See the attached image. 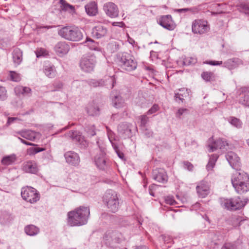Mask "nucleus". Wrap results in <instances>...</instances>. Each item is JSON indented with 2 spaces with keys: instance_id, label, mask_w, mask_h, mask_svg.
<instances>
[{
  "instance_id": "f257e3e1",
  "label": "nucleus",
  "mask_w": 249,
  "mask_h": 249,
  "mask_svg": "<svg viewBox=\"0 0 249 249\" xmlns=\"http://www.w3.org/2000/svg\"><path fill=\"white\" fill-rule=\"evenodd\" d=\"M90 215L89 207L80 206L68 214V224L71 226H80L86 224Z\"/></svg>"
},
{
  "instance_id": "f03ea898",
  "label": "nucleus",
  "mask_w": 249,
  "mask_h": 249,
  "mask_svg": "<svg viewBox=\"0 0 249 249\" xmlns=\"http://www.w3.org/2000/svg\"><path fill=\"white\" fill-rule=\"evenodd\" d=\"M231 184L238 194H243L249 191V176L242 171H236L231 177Z\"/></svg>"
},
{
  "instance_id": "7ed1b4c3",
  "label": "nucleus",
  "mask_w": 249,
  "mask_h": 249,
  "mask_svg": "<svg viewBox=\"0 0 249 249\" xmlns=\"http://www.w3.org/2000/svg\"><path fill=\"white\" fill-rule=\"evenodd\" d=\"M117 61L122 69L128 71L135 70L137 67L134 57L129 53L124 52L118 53Z\"/></svg>"
},
{
  "instance_id": "20e7f679",
  "label": "nucleus",
  "mask_w": 249,
  "mask_h": 249,
  "mask_svg": "<svg viewBox=\"0 0 249 249\" xmlns=\"http://www.w3.org/2000/svg\"><path fill=\"white\" fill-rule=\"evenodd\" d=\"M103 201L109 211L115 213L118 210L120 206L119 198L115 191L112 190L107 191L103 196Z\"/></svg>"
},
{
  "instance_id": "39448f33",
  "label": "nucleus",
  "mask_w": 249,
  "mask_h": 249,
  "mask_svg": "<svg viewBox=\"0 0 249 249\" xmlns=\"http://www.w3.org/2000/svg\"><path fill=\"white\" fill-rule=\"evenodd\" d=\"M58 35L70 41H78L83 38V34L78 27L66 26L58 31Z\"/></svg>"
},
{
  "instance_id": "423d86ee",
  "label": "nucleus",
  "mask_w": 249,
  "mask_h": 249,
  "mask_svg": "<svg viewBox=\"0 0 249 249\" xmlns=\"http://www.w3.org/2000/svg\"><path fill=\"white\" fill-rule=\"evenodd\" d=\"M249 199L247 198L242 199L239 196L231 198H222L221 199L222 207L228 210H237L242 209L247 203Z\"/></svg>"
},
{
  "instance_id": "0eeeda50",
  "label": "nucleus",
  "mask_w": 249,
  "mask_h": 249,
  "mask_svg": "<svg viewBox=\"0 0 249 249\" xmlns=\"http://www.w3.org/2000/svg\"><path fill=\"white\" fill-rule=\"evenodd\" d=\"M21 196L23 200L31 204H34L40 199L39 192L34 188L29 186L21 189Z\"/></svg>"
},
{
  "instance_id": "6e6552de",
  "label": "nucleus",
  "mask_w": 249,
  "mask_h": 249,
  "mask_svg": "<svg viewBox=\"0 0 249 249\" xmlns=\"http://www.w3.org/2000/svg\"><path fill=\"white\" fill-rule=\"evenodd\" d=\"M210 30V26L208 22L205 19H195L192 22V31L195 34L203 35Z\"/></svg>"
},
{
  "instance_id": "1a4fd4ad",
  "label": "nucleus",
  "mask_w": 249,
  "mask_h": 249,
  "mask_svg": "<svg viewBox=\"0 0 249 249\" xmlns=\"http://www.w3.org/2000/svg\"><path fill=\"white\" fill-rule=\"evenodd\" d=\"M96 63V59L95 55L86 54L82 57L80 62V67L84 71L90 72L93 71Z\"/></svg>"
},
{
  "instance_id": "9d476101",
  "label": "nucleus",
  "mask_w": 249,
  "mask_h": 249,
  "mask_svg": "<svg viewBox=\"0 0 249 249\" xmlns=\"http://www.w3.org/2000/svg\"><path fill=\"white\" fill-rule=\"evenodd\" d=\"M103 10L106 14L111 18H115L119 16V9L118 6L113 2H107L103 6Z\"/></svg>"
},
{
  "instance_id": "9b49d317",
  "label": "nucleus",
  "mask_w": 249,
  "mask_h": 249,
  "mask_svg": "<svg viewBox=\"0 0 249 249\" xmlns=\"http://www.w3.org/2000/svg\"><path fill=\"white\" fill-rule=\"evenodd\" d=\"M158 22L162 27L169 31L174 30L176 27L171 16L169 15L161 17Z\"/></svg>"
},
{
  "instance_id": "f8f14e48",
  "label": "nucleus",
  "mask_w": 249,
  "mask_h": 249,
  "mask_svg": "<svg viewBox=\"0 0 249 249\" xmlns=\"http://www.w3.org/2000/svg\"><path fill=\"white\" fill-rule=\"evenodd\" d=\"M225 156L227 160L232 168L236 171L240 170L241 167L240 158L236 153L230 151L228 152Z\"/></svg>"
},
{
  "instance_id": "ddd939ff",
  "label": "nucleus",
  "mask_w": 249,
  "mask_h": 249,
  "mask_svg": "<svg viewBox=\"0 0 249 249\" xmlns=\"http://www.w3.org/2000/svg\"><path fill=\"white\" fill-rule=\"evenodd\" d=\"M64 157L66 162L69 165L77 166L80 162L79 155L73 151H69L64 154Z\"/></svg>"
},
{
  "instance_id": "4468645a",
  "label": "nucleus",
  "mask_w": 249,
  "mask_h": 249,
  "mask_svg": "<svg viewBox=\"0 0 249 249\" xmlns=\"http://www.w3.org/2000/svg\"><path fill=\"white\" fill-rule=\"evenodd\" d=\"M106 154L104 149H100L99 153H97L94 157V162L97 167L101 169L104 170L106 167Z\"/></svg>"
},
{
  "instance_id": "2eb2a0df",
  "label": "nucleus",
  "mask_w": 249,
  "mask_h": 249,
  "mask_svg": "<svg viewBox=\"0 0 249 249\" xmlns=\"http://www.w3.org/2000/svg\"><path fill=\"white\" fill-rule=\"evenodd\" d=\"M196 190L199 197L205 198L210 193V187L208 183L204 180L200 181L196 186Z\"/></svg>"
},
{
  "instance_id": "dca6fc26",
  "label": "nucleus",
  "mask_w": 249,
  "mask_h": 249,
  "mask_svg": "<svg viewBox=\"0 0 249 249\" xmlns=\"http://www.w3.org/2000/svg\"><path fill=\"white\" fill-rule=\"evenodd\" d=\"M226 146H228L227 142L224 139L219 138L208 145L209 151L212 152L218 149H223Z\"/></svg>"
},
{
  "instance_id": "f3484780",
  "label": "nucleus",
  "mask_w": 249,
  "mask_h": 249,
  "mask_svg": "<svg viewBox=\"0 0 249 249\" xmlns=\"http://www.w3.org/2000/svg\"><path fill=\"white\" fill-rule=\"evenodd\" d=\"M54 50L58 56H63L68 53L70 46L66 42H59L55 45Z\"/></svg>"
},
{
  "instance_id": "a211bd4d",
  "label": "nucleus",
  "mask_w": 249,
  "mask_h": 249,
  "mask_svg": "<svg viewBox=\"0 0 249 249\" xmlns=\"http://www.w3.org/2000/svg\"><path fill=\"white\" fill-rule=\"evenodd\" d=\"M243 62L242 60L238 58L234 57L229 59L223 63V67L230 70L235 69L240 65H242Z\"/></svg>"
},
{
  "instance_id": "6ab92c4d",
  "label": "nucleus",
  "mask_w": 249,
  "mask_h": 249,
  "mask_svg": "<svg viewBox=\"0 0 249 249\" xmlns=\"http://www.w3.org/2000/svg\"><path fill=\"white\" fill-rule=\"evenodd\" d=\"M107 32L106 27L102 25H98L95 26L92 30V35L96 38H101L105 36Z\"/></svg>"
},
{
  "instance_id": "aec40b11",
  "label": "nucleus",
  "mask_w": 249,
  "mask_h": 249,
  "mask_svg": "<svg viewBox=\"0 0 249 249\" xmlns=\"http://www.w3.org/2000/svg\"><path fill=\"white\" fill-rule=\"evenodd\" d=\"M153 178L158 182L165 183L167 181L168 177L163 169L155 170L153 173Z\"/></svg>"
},
{
  "instance_id": "412c9836",
  "label": "nucleus",
  "mask_w": 249,
  "mask_h": 249,
  "mask_svg": "<svg viewBox=\"0 0 249 249\" xmlns=\"http://www.w3.org/2000/svg\"><path fill=\"white\" fill-rule=\"evenodd\" d=\"M22 169L24 172L31 174H36L38 171L36 163L34 161L31 160L23 163Z\"/></svg>"
},
{
  "instance_id": "4be33fe9",
  "label": "nucleus",
  "mask_w": 249,
  "mask_h": 249,
  "mask_svg": "<svg viewBox=\"0 0 249 249\" xmlns=\"http://www.w3.org/2000/svg\"><path fill=\"white\" fill-rule=\"evenodd\" d=\"M16 133L21 137L31 141H34L36 137V133L31 130H22L17 132Z\"/></svg>"
},
{
  "instance_id": "5701e85b",
  "label": "nucleus",
  "mask_w": 249,
  "mask_h": 249,
  "mask_svg": "<svg viewBox=\"0 0 249 249\" xmlns=\"http://www.w3.org/2000/svg\"><path fill=\"white\" fill-rule=\"evenodd\" d=\"M85 10L88 15L93 16L98 12L97 6L94 1H92L85 5Z\"/></svg>"
},
{
  "instance_id": "b1692460",
  "label": "nucleus",
  "mask_w": 249,
  "mask_h": 249,
  "mask_svg": "<svg viewBox=\"0 0 249 249\" xmlns=\"http://www.w3.org/2000/svg\"><path fill=\"white\" fill-rule=\"evenodd\" d=\"M15 92L18 95L29 96L31 94V89L27 87L18 86L15 88Z\"/></svg>"
},
{
  "instance_id": "393cba45",
  "label": "nucleus",
  "mask_w": 249,
  "mask_h": 249,
  "mask_svg": "<svg viewBox=\"0 0 249 249\" xmlns=\"http://www.w3.org/2000/svg\"><path fill=\"white\" fill-rule=\"evenodd\" d=\"M43 71L45 75L51 78H54L56 75V71L53 65H47L44 67Z\"/></svg>"
},
{
  "instance_id": "a878e982",
  "label": "nucleus",
  "mask_w": 249,
  "mask_h": 249,
  "mask_svg": "<svg viewBox=\"0 0 249 249\" xmlns=\"http://www.w3.org/2000/svg\"><path fill=\"white\" fill-rule=\"evenodd\" d=\"M13 59L14 63L19 65L22 60V52L18 48H16L13 52Z\"/></svg>"
},
{
  "instance_id": "bb28decb",
  "label": "nucleus",
  "mask_w": 249,
  "mask_h": 249,
  "mask_svg": "<svg viewBox=\"0 0 249 249\" xmlns=\"http://www.w3.org/2000/svg\"><path fill=\"white\" fill-rule=\"evenodd\" d=\"M88 114L90 116H96L99 114V107L94 103H90L86 108Z\"/></svg>"
},
{
  "instance_id": "cd10ccee",
  "label": "nucleus",
  "mask_w": 249,
  "mask_h": 249,
  "mask_svg": "<svg viewBox=\"0 0 249 249\" xmlns=\"http://www.w3.org/2000/svg\"><path fill=\"white\" fill-rule=\"evenodd\" d=\"M16 160V155L13 154L3 157L1 162V164L4 165H9L15 162Z\"/></svg>"
},
{
  "instance_id": "c85d7f7f",
  "label": "nucleus",
  "mask_w": 249,
  "mask_h": 249,
  "mask_svg": "<svg viewBox=\"0 0 249 249\" xmlns=\"http://www.w3.org/2000/svg\"><path fill=\"white\" fill-rule=\"evenodd\" d=\"M86 46L89 48L91 50H95L100 51L101 49L99 47L98 43L95 42L93 39L87 38L85 41Z\"/></svg>"
},
{
  "instance_id": "c756f323",
  "label": "nucleus",
  "mask_w": 249,
  "mask_h": 249,
  "mask_svg": "<svg viewBox=\"0 0 249 249\" xmlns=\"http://www.w3.org/2000/svg\"><path fill=\"white\" fill-rule=\"evenodd\" d=\"M25 233L30 236H34L36 235L39 231V229L33 225H29L25 227Z\"/></svg>"
},
{
  "instance_id": "7c9ffc66",
  "label": "nucleus",
  "mask_w": 249,
  "mask_h": 249,
  "mask_svg": "<svg viewBox=\"0 0 249 249\" xmlns=\"http://www.w3.org/2000/svg\"><path fill=\"white\" fill-rule=\"evenodd\" d=\"M60 3L62 10L68 11L71 13H75L74 7L67 3L65 0H60Z\"/></svg>"
},
{
  "instance_id": "2f4dec72",
  "label": "nucleus",
  "mask_w": 249,
  "mask_h": 249,
  "mask_svg": "<svg viewBox=\"0 0 249 249\" xmlns=\"http://www.w3.org/2000/svg\"><path fill=\"white\" fill-rule=\"evenodd\" d=\"M218 158V155L217 154H212L210 156L209 162L206 166V168L208 171L213 169Z\"/></svg>"
},
{
  "instance_id": "473e14b6",
  "label": "nucleus",
  "mask_w": 249,
  "mask_h": 249,
  "mask_svg": "<svg viewBox=\"0 0 249 249\" xmlns=\"http://www.w3.org/2000/svg\"><path fill=\"white\" fill-rule=\"evenodd\" d=\"M118 130L121 134H125L128 135L131 133V129L126 123H122L120 124L118 126Z\"/></svg>"
},
{
  "instance_id": "72a5a7b5",
  "label": "nucleus",
  "mask_w": 249,
  "mask_h": 249,
  "mask_svg": "<svg viewBox=\"0 0 249 249\" xmlns=\"http://www.w3.org/2000/svg\"><path fill=\"white\" fill-rule=\"evenodd\" d=\"M103 80L105 81L104 86H106L107 88H113L116 83V79L114 76H108Z\"/></svg>"
},
{
  "instance_id": "f704fd0d",
  "label": "nucleus",
  "mask_w": 249,
  "mask_h": 249,
  "mask_svg": "<svg viewBox=\"0 0 249 249\" xmlns=\"http://www.w3.org/2000/svg\"><path fill=\"white\" fill-rule=\"evenodd\" d=\"M228 121L232 125L237 128H240L242 127V123L238 118L234 117H230L228 118Z\"/></svg>"
},
{
  "instance_id": "c9c22d12",
  "label": "nucleus",
  "mask_w": 249,
  "mask_h": 249,
  "mask_svg": "<svg viewBox=\"0 0 249 249\" xmlns=\"http://www.w3.org/2000/svg\"><path fill=\"white\" fill-rule=\"evenodd\" d=\"M113 106L116 108H120L123 106L124 104V100L119 95H116L112 99Z\"/></svg>"
},
{
  "instance_id": "e433bc0d",
  "label": "nucleus",
  "mask_w": 249,
  "mask_h": 249,
  "mask_svg": "<svg viewBox=\"0 0 249 249\" xmlns=\"http://www.w3.org/2000/svg\"><path fill=\"white\" fill-rule=\"evenodd\" d=\"M201 77L206 82L214 80L215 75L211 71H204L201 73Z\"/></svg>"
},
{
  "instance_id": "4c0bfd02",
  "label": "nucleus",
  "mask_w": 249,
  "mask_h": 249,
  "mask_svg": "<svg viewBox=\"0 0 249 249\" xmlns=\"http://www.w3.org/2000/svg\"><path fill=\"white\" fill-rule=\"evenodd\" d=\"M107 50L110 53H113L117 51L119 48V45L116 41H111L107 45Z\"/></svg>"
},
{
  "instance_id": "58836bf2",
  "label": "nucleus",
  "mask_w": 249,
  "mask_h": 249,
  "mask_svg": "<svg viewBox=\"0 0 249 249\" xmlns=\"http://www.w3.org/2000/svg\"><path fill=\"white\" fill-rule=\"evenodd\" d=\"M187 90L185 88L179 89V91L180 92L175 93L174 96L175 100L177 101L178 99L179 100H180L181 101L183 102L184 100L183 97L186 96L185 92L186 94H187L188 93L187 92Z\"/></svg>"
},
{
  "instance_id": "ea45409f",
  "label": "nucleus",
  "mask_w": 249,
  "mask_h": 249,
  "mask_svg": "<svg viewBox=\"0 0 249 249\" xmlns=\"http://www.w3.org/2000/svg\"><path fill=\"white\" fill-rule=\"evenodd\" d=\"M70 136L73 141L80 142L83 138L82 136L80 134V133L76 131H71L70 133Z\"/></svg>"
},
{
  "instance_id": "a19ab883",
  "label": "nucleus",
  "mask_w": 249,
  "mask_h": 249,
  "mask_svg": "<svg viewBox=\"0 0 249 249\" xmlns=\"http://www.w3.org/2000/svg\"><path fill=\"white\" fill-rule=\"evenodd\" d=\"M70 136L73 141L80 142L83 138L82 136L80 134V133L76 131H71L70 133Z\"/></svg>"
},
{
  "instance_id": "79ce46f5",
  "label": "nucleus",
  "mask_w": 249,
  "mask_h": 249,
  "mask_svg": "<svg viewBox=\"0 0 249 249\" xmlns=\"http://www.w3.org/2000/svg\"><path fill=\"white\" fill-rule=\"evenodd\" d=\"M45 150L44 148L40 147H30L27 150V154L29 156L34 155L36 154L44 151Z\"/></svg>"
},
{
  "instance_id": "37998d69",
  "label": "nucleus",
  "mask_w": 249,
  "mask_h": 249,
  "mask_svg": "<svg viewBox=\"0 0 249 249\" xmlns=\"http://www.w3.org/2000/svg\"><path fill=\"white\" fill-rule=\"evenodd\" d=\"M104 84L105 81L103 79H100L99 80H91L89 82V85L90 86L94 88L104 86Z\"/></svg>"
},
{
  "instance_id": "c03bdc74",
  "label": "nucleus",
  "mask_w": 249,
  "mask_h": 249,
  "mask_svg": "<svg viewBox=\"0 0 249 249\" xmlns=\"http://www.w3.org/2000/svg\"><path fill=\"white\" fill-rule=\"evenodd\" d=\"M10 76L11 80L13 81L19 82L21 80L20 74L15 71H11L10 72Z\"/></svg>"
},
{
  "instance_id": "a18cd8bd",
  "label": "nucleus",
  "mask_w": 249,
  "mask_h": 249,
  "mask_svg": "<svg viewBox=\"0 0 249 249\" xmlns=\"http://www.w3.org/2000/svg\"><path fill=\"white\" fill-rule=\"evenodd\" d=\"M164 201L166 204H169L170 205H174L177 204L176 201L172 196H164Z\"/></svg>"
},
{
  "instance_id": "49530a36",
  "label": "nucleus",
  "mask_w": 249,
  "mask_h": 249,
  "mask_svg": "<svg viewBox=\"0 0 249 249\" xmlns=\"http://www.w3.org/2000/svg\"><path fill=\"white\" fill-rule=\"evenodd\" d=\"M221 249H237V246L235 243L227 242L223 245Z\"/></svg>"
},
{
  "instance_id": "de8ad7c7",
  "label": "nucleus",
  "mask_w": 249,
  "mask_h": 249,
  "mask_svg": "<svg viewBox=\"0 0 249 249\" xmlns=\"http://www.w3.org/2000/svg\"><path fill=\"white\" fill-rule=\"evenodd\" d=\"M7 98V91L3 87L0 86V100L4 101Z\"/></svg>"
},
{
  "instance_id": "09e8293b",
  "label": "nucleus",
  "mask_w": 249,
  "mask_h": 249,
  "mask_svg": "<svg viewBox=\"0 0 249 249\" xmlns=\"http://www.w3.org/2000/svg\"><path fill=\"white\" fill-rule=\"evenodd\" d=\"M239 7L246 15H249V4L245 3H242L240 4Z\"/></svg>"
},
{
  "instance_id": "8fccbe9b",
  "label": "nucleus",
  "mask_w": 249,
  "mask_h": 249,
  "mask_svg": "<svg viewBox=\"0 0 249 249\" xmlns=\"http://www.w3.org/2000/svg\"><path fill=\"white\" fill-rule=\"evenodd\" d=\"M239 103L249 107V95H245L243 98L239 100Z\"/></svg>"
},
{
  "instance_id": "3c124183",
  "label": "nucleus",
  "mask_w": 249,
  "mask_h": 249,
  "mask_svg": "<svg viewBox=\"0 0 249 249\" xmlns=\"http://www.w3.org/2000/svg\"><path fill=\"white\" fill-rule=\"evenodd\" d=\"M86 130L88 134L91 137L94 136L96 135L95 128L94 125H92L86 128Z\"/></svg>"
},
{
  "instance_id": "603ef678",
  "label": "nucleus",
  "mask_w": 249,
  "mask_h": 249,
  "mask_svg": "<svg viewBox=\"0 0 249 249\" xmlns=\"http://www.w3.org/2000/svg\"><path fill=\"white\" fill-rule=\"evenodd\" d=\"M196 62V59L193 57H187L184 60V63L187 65L194 64Z\"/></svg>"
},
{
  "instance_id": "864d4df0",
  "label": "nucleus",
  "mask_w": 249,
  "mask_h": 249,
  "mask_svg": "<svg viewBox=\"0 0 249 249\" xmlns=\"http://www.w3.org/2000/svg\"><path fill=\"white\" fill-rule=\"evenodd\" d=\"M159 107L157 104H154L150 109L148 110V111L147 112L146 114L147 115L152 114L153 113H155L159 109Z\"/></svg>"
},
{
  "instance_id": "5fc2aeb1",
  "label": "nucleus",
  "mask_w": 249,
  "mask_h": 249,
  "mask_svg": "<svg viewBox=\"0 0 249 249\" xmlns=\"http://www.w3.org/2000/svg\"><path fill=\"white\" fill-rule=\"evenodd\" d=\"M158 186L155 184H152L150 185L149 187V192L151 196H155V191L158 188Z\"/></svg>"
},
{
  "instance_id": "6e6d98bb",
  "label": "nucleus",
  "mask_w": 249,
  "mask_h": 249,
  "mask_svg": "<svg viewBox=\"0 0 249 249\" xmlns=\"http://www.w3.org/2000/svg\"><path fill=\"white\" fill-rule=\"evenodd\" d=\"M53 86L54 89L52 91H56L62 88L63 84L61 82L56 81L53 83Z\"/></svg>"
},
{
  "instance_id": "4d7b16f0",
  "label": "nucleus",
  "mask_w": 249,
  "mask_h": 249,
  "mask_svg": "<svg viewBox=\"0 0 249 249\" xmlns=\"http://www.w3.org/2000/svg\"><path fill=\"white\" fill-rule=\"evenodd\" d=\"M107 131V134L109 141L111 142L112 140H114V133L109 128L108 126H106Z\"/></svg>"
},
{
  "instance_id": "13d9d810",
  "label": "nucleus",
  "mask_w": 249,
  "mask_h": 249,
  "mask_svg": "<svg viewBox=\"0 0 249 249\" xmlns=\"http://www.w3.org/2000/svg\"><path fill=\"white\" fill-rule=\"evenodd\" d=\"M184 168L187 169L190 171H193L194 168L193 165L188 161H185L183 162Z\"/></svg>"
},
{
  "instance_id": "bf43d9fd",
  "label": "nucleus",
  "mask_w": 249,
  "mask_h": 249,
  "mask_svg": "<svg viewBox=\"0 0 249 249\" xmlns=\"http://www.w3.org/2000/svg\"><path fill=\"white\" fill-rule=\"evenodd\" d=\"M204 63L212 66H219L223 64L222 61H206Z\"/></svg>"
},
{
  "instance_id": "052dcab7",
  "label": "nucleus",
  "mask_w": 249,
  "mask_h": 249,
  "mask_svg": "<svg viewBox=\"0 0 249 249\" xmlns=\"http://www.w3.org/2000/svg\"><path fill=\"white\" fill-rule=\"evenodd\" d=\"M174 11L175 12H177L178 13H186L188 12H193V10L192 8H182V9H174Z\"/></svg>"
},
{
  "instance_id": "680f3d73",
  "label": "nucleus",
  "mask_w": 249,
  "mask_h": 249,
  "mask_svg": "<svg viewBox=\"0 0 249 249\" xmlns=\"http://www.w3.org/2000/svg\"><path fill=\"white\" fill-rule=\"evenodd\" d=\"M148 122V118L146 115H143L141 116V125L144 126Z\"/></svg>"
},
{
  "instance_id": "e2e57ef3",
  "label": "nucleus",
  "mask_w": 249,
  "mask_h": 249,
  "mask_svg": "<svg viewBox=\"0 0 249 249\" xmlns=\"http://www.w3.org/2000/svg\"><path fill=\"white\" fill-rule=\"evenodd\" d=\"M36 56L37 57L42 56H45L47 54L46 51L42 48L40 49L39 50H37L36 52Z\"/></svg>"
},
{
  "instance_id": "0e129e2a",
  "label": "nucleus",
  "mask_w": 249,
  "mask_h": 249,
  "mask_svg": "<svg viewBox=\"0 0 249 249\" xmlns=\"http://www.w3.org/2000/svg\"><path fill=\"white\" fill-rule=\"evenodd\" d=\"M188 111L186 108H179L177 113V117H180L184 112H187Z\"/></svg>"
},
{
  "instance_id": "69168bd1",
  "label": "nucleus",
  "mask_w": 249,
  "mask_h": 249,
  "mask_svg": "<svg viewBox=\"0 0 249 249\" xmlns=\"http://www.w3.org/2000/svg\"><path fill=\"white\" fill-rule=\"evenodd\" d=\"M238 92L241 94V93L249 92V87H241L238 90Z\"/></svg>"
},
{
  "instance_id": "338daca9",
  "label": "nucleus",
  "mask_w": 249,
  "mask_h": 249,
  "mask_svg": "<svg viewBox=\"0 0 249 249\" xmlns=\"http://www.w3.org/2000/svg\"><path fill=\"white\" fill-rule=\"evenodd\" d=\"M18 120V118L17 117H9L7 120V122L6 123V125L7 126L10 125L12 123L14 122L15 121Z\"/></svg>"
},
{
  "instance_id": "774afa93",
  "label": "nucleus",
  "mask_w": 249,
  "mask_h": 249,
  "mask_svg": "<svg viewBox=\"0 0 249 249\" xmlns=\"http://www.w3.org/2000/svg\"><path fill=\"white\" fill-rule=\"evenodd\" d=\"M163 239L165 243H171L173 242L172 238L170 236H163Z\"/></svg>"
}]
</instances>
